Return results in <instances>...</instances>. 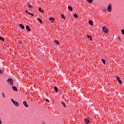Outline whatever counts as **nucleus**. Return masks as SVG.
I'll list each match as a JSON object with an SVG mask.
<instances>
[{
	"instance_id": "f257e3e1",
	"label": "nucleus",
	"mask_w": 124,
	"mask_h": 124,
	"mask_svg": "<svg viewBox=\"0 0 124 124\" xmlns=\"http://www.w3.org/2000/svg\"><path fill=\"white\" fill-rule=\"evenodd\" d=\"M7 82L8 83L9 85H10V86H13V85H14L13 79H12V78L8 79Z\"/></svg>"
},
{
	"instance_id": "f03ea898",
	"label": "nucleus",
	"mask_w": 124,
	"mask_h": 124,
	"mask_svg": "<svg viewBox=\"0 0 124 124\" xmlns=\"http://www.w3.org/2000/svg\"><path fill=\"white\" fill-rule=\"evenodd\" d=\"M107 11L108 12H111L112 11V4H109L108 8H107Z\"/></svg>"
},
{
	"instance_id": "7ed1b4c3",
	"label": "nucleus",
	"mask_w": 124,
	"mask_h": 124,
	"mask_svg": "<svg viewBox=\"0 0 124 124\" xmlns=\"http://www.w3.org/2000/svg\"><path fill=\"white\" fill-rule=\"evenodd\" d=\"M84 122L86 124H88L91 123V118H86L84 119Z\"/></svg>"
},
{
	"instance_id": "20e7f679",
	"label": "nucleus",
	"mask_w": 124,
	"mask_h": 124,
	"mask_svg": "<svg viewBox=\"0 0 124 124\" xmlns=\"http://www.w3.org/2000/svg\"><path fill=\"white\" fill-rule=\"evenodd\" d=\"M103 31H104V32H105V33H108L109 30H108V29H107V28H106L105 27H103Z\"/></svg>"
},
{
	"instance_id": "39448f33",
	"label": "nucleus",
	"mask_w": 124,
	"mask_h": 124,
	"mask_svg": "<svg viewBox=\"0 0 124 124\" xmlns=\"http://www.w3.org/2000/svg\"><path fill=\"white\" fill-rule=\"evenodd\" d=\"M116 79L118 82H119L120 84H123V82H122V80H121V78L120 77L116 76Z\"/></svg>"
},
{
	"instance_id": "423d86ee",
	"label": "nucleus",
	"mask_w": 124,
	"mask_h": 124,
	"mask_svg": "<svg viewBox=\"0 0 124 124\" xmlns=\"http://www.w3.org/2000/svg\"><path fill=\"white\" fill-rule=\"evenodd\" d=\"M13 104L17 107L19 106V103L16 101H15Z\"/></svg>"
},
{
	"instance_id": "0eeeda50",
	"label": "nucleus",
	"mask_w": 124,
	"mask_h": 124,
	"mask_svg": "<svg viewBox=\"0 0 124 124\" xmlns=\"http://www.w3.org/2000/svg\"><path fill=\"white\" fill-rule=\"evenodd\" d=\"M23 105L25 107H26V108H28V107H29V105H28V104H27V102L26 101L23 102Z\"/></svg>"
},
{
	"instance_id": "6e6552de",
	"label": "nucleus",
	"mask_w": 124,
	"mask_h": 124,
	"mask_svg": "<svg viewBox=\"0 0 124 124\" xmlns=\"http://www.w3.org/2000/svg\"><path fill=\"white\" fill-rule=\"evenodd\" d=\"M12 89L15 92H17L18 90H17V87L16 86H13Z\"/></svg>"
},
{
	"instance_id": "1a4fd4ad",
	"label": "nucleus",
	"mask_w": 124,
	"mask_h": 124,
	"mask_svg": "<svg viewBox=\"0 0 124 124\" xmlns=\"http://www.w3.org/2000/svg\"><path fill=\"white\" fill-rule=\"evenodd\" d=\"M19 27H20L21 29H22V30H24V29H25V26L22 24H19Z\"/></svg>"
},
{
	"instance_id": "9d476101",
	"label": "nucleus",
	"mask_w": 124,
	"mask_h": 124,
	"mask_svg": "<svg viewBox=\"0 0 124 124\" xmlns=\"http://www.w3.org/2000/svg\"><path fill=\"white\" fill-rule=\"evenodd\" d=\"M68 9H69L70 11H72L73 10L72 7H71L70 6H68Z\"/></svg>"
},
{
	"instance_id": "9b49d317",
	"label": "nucleus",
	"mask_w": 124,
	"mask_h": 124,
	"mask_svg": "<svg viewBox=\"0 0 124 124\" xmlns=\"http://www.w3.org/2000/svg\"><path fill=\"white\" fill-rule=\"evenodd\" d=\"M26 30H27L28 31H30L31 29H30V26H26Z\"/></svg>"
},
{
	"instance_id": "f8f14e48",
	"label": "nucleus",
	"mask_w": 124,
	"mask_h": 124,
	"mask_svg": "<svg viewBox=\"0 0 124 124\" xmlns=\"http://www.w3.org/2000/svg\"><path fill=\"white\" fill-rule=\"evenodd\" d=\"M89 24H90V25H91V26H93V21H92V20L89 21Z\"/></svg>"
},
{
	"instance_id": "ddd939ff",
	"label": "nucleus",
	"mask_w": 124,
	"mask_h": 124,
	"mask_svg": "<svg viewBox=\"0 0 124 124\" xmlns=\"http://www.w3.org/2000/svg\"><path fill=\"white\" fill-rule=\"evenodd\" d=\"M62 105H63V107H64L65 108H66V105H65V103H64V102H62Z\"/></svg>"
},
{
	"instance_id": "4468645a",
	"label": "nucleus",
	"mask_w": 124,
	"mask_h": 124,
	"mask_svg": "<svg viewBox=\"0 0 124 124\" xmlns=\"http://www.w3.org/2000/svg\"><path fill=\"white\" fill-rule=\"evenodd\" d=\"M28 5L29 8H32V7H33V6H32V5H31L30 3L28 4Z\"/></svg>"
},
{
	"instance_id": "2eb2a0df",
	"label": "nucleus",
	"mask_w": 124,
	"mask_h": 124,
	"mask_svg": "<svg viewBox=\"0 0 124 124\" xmlns=\"http://www.w3.org/2000/svg\"><path fill=\"white\" fill-rule=\"evenodd\" d=\"M87 2H89V3H90V4H92V2H93V0H87Z\"/></svg>"
},
{
	"instance_id": "dca6fc26",
	"label": "nucleus",
	"mask_w": 124,
	"mask_h": 124,
	"mask_svg": "<svg viewBox=\"0 0 124 124\" xmlns=\"http://www.w3.org/2000/svg\"><path fill=\"white\" fill-rule=\"evenodd\" d=\"M54 42L55 43H56V44H58V45H59L60 44V43H59V41H57V40H54Z\"/></svg>"
},
{
	"instance_id": "f3484780",
	"label": "nucleus",
	"mask_w": 124,
	"mask_h": 124,
	"mask_svg": "<svg viewBox=\"0 0 124 124\" xmlns=\"http://www.w3.org/2000/svg\"><path fill=\"white\" fill-rule=\"evenodd\" d=\"M54 90L56 93H58L59 90H58V88H57V87H54Z\"/></svg>"
},
{
	"instance_id": "a211bd4d",
	"label": "nucleus",
	"mask_w": 124,
	"mask_h": 124,
	"mask_svg": "<svg viewBox=\"0 0 124 124\" xmlns=\"http://www.w3.org/2000/svg\"><path fill=\"white\" fill-rule=\"evenodd\" d=\"M49 20H50V21H52V22H54V21H55V18H54L53 17L50 18Z\"/></svg>"
},
{
	"instance_id": "6ab92c4d",
	"label": "nucleus",
	"mask_w": 124,
	"mask_h": 124,
	"mask_svg": "<svg viewBox=\"0 0 124 124\" xmlns=\"http://www.w3.org/2000/svg\"><path fill=\"white\" fill-rule=\"evenodd\" d=\"M39 11H40V12H44V11H43V10H42L41 8H39Z\"/></svg>"
},
{
	"instance_id": "aec40b11",
	"label": "nucleus",
	"mask_w": 124,
	"mask_h": 124,
	"mask_svg": "<svg viewBox=\"0 0 124 124\" xmlns=\"http://www.w3.org/2000/svg\"><path fill=\"white\" fill-rule=\"evenodd\" d=\"M87 37H88V38H90V40H93V38H92V36H90V35H87Z\"/></svg>"
},
{
	"instance_id": "412c9836",
	"label": "nucleus",
	"mask_w": 124,
	"mask_h": 124,
	"mask_svg": "<svg viewBox=\"0 0 124 124\" xmlns=\"http://www.w3.org/2000/svg\"><path fill=\"white\" fill-rule=\"evenodd\" d=\"M74 16L75 18H78V15H77V14H74Z\"/></svg>"
},
{
	"instance_id": "4be33fe9",
	"label": "nucleus",
	"mask_w": 124,
	"mask_h": 124,
	"mask_svg": "<svg viewBox=\"0 0 124 124\" xmlns=\"http://www.w3.org/2000/svg\"><path fill=\"white\" fill-rule=\"evenodd\" d=\"M62 18H64V20H65V17H64V16L63 14L61 15Z\"/></svg>"
},
{
	"instance_id": "5701e85b",
	"label": "nucleus",
	"mask_w": 124,
	"mask_h": 124,
	"mask_svg": "<svg viewBox=\"0 0 124 124\" xmlns=\"http://www.w3.org/2000/svg\"><path fill=\"white\" fill-rule=\"evenodd\" d=\"M38 20L40 21L41 24H42V20L40 18H38Z\"/></svg>"
},
{
	"instance_id": "b1692460",
	"label": "nucleus",
	"mask_w": 124,
	"mask_h": 124,
	"mask_svg": "<svg viewBox=\"0 0 124 124\" xmlns=\"http://www.w3.org/2000/svg\"><path fill=\"white\" fill-rule=\"evenodd\" d=\"M0 40H2L3 41H4V39L2 37L0 36Z\"/></svg>"
},
{
	"instance_id": "393cba45",
	"label": "nucleus",
	"mask_w": 124,
	"mask_h": 124,
	"mask_svg": "<svg viewBox=\"0 0 124 124\" xmlns=\"http://www.w3.org/2000/svg\"><path fill=\"white\" fill-rule=\"evenodd\" d=\"M0 74H3V70L0 69Z\"/></svg>"
},
{
	"instance_id": "a878e982",
	"label": "nucleus",
	"mask_w": 124,
	"mask_h": 124,
	"mask_svg": "<svg viewBox=\"0 0 124 124\" xmlns=\"http://www.w3.org/2000/svg\"><path fill=\"white\" fill-rule=\"evenodd\" d=\"M2 96L3 98H4V97H5V95L4 94V93H2Z\"/></svg>"
},
{
	"instance_id": "bb28decb",
	"label": "nucleus",
	"mask_w": 124,
	"mask_h": 124,
	"mask_svg": "<svg viewBox=\"0 0 124 124\" xmlns=\"http://www.w3.org/2000/svg\"><path fill=\"white\" fill-rule=\"evenodd\" d=\"M102 62L104 63V64H105L106 63H105V60H103V59H102L101 60Z\"/></svg>"
},
{
	"instance_id": "cd10ccee",
	"label": "nucleus",
	"mask_w": 124,
	"mask_h": 124,
	"mask_svg": "<svg viewBox=\"0 0 124 124\" xmlns=\"http://www.w3.org/2000/svg\"><path fill=\"white\" fill-rule=\"evenodd\" d=\"M121 32H122V34H124V29L122 30Z\"/></svg>"
},
{
	"instance_id": "c85d7f7f",
	"label": "nucleus",
	"mask_w": 124,
	"mask_h": 124,
	"mask_svg": "<svg viewBox=\"0 0 124 124\" xmlns=\"http://www.w3.org/2000/svg\"><path fill=\"white\" fill-rule=\"evenodd\" d=\"M28 14H29V15H31V16H33V14H31V13H28Z\"/></svg>"
},
{
	"instance_id": "c756f323",
	"label": "nucleus",
	"mask_w": 124,
	"mask_h": 124,
	"mask_svg": "<svg viewBox=\"0 0 124 124\" xmlns=\"http://www.w3.org/2000/svg\"><path fill=\"white\" fill-rule=\"evenodd\" d=\"M11 101L14 103L15 101L13 99H11Z\"/></svg>"
},
{
	"instance_id": "7c9ffc66",
	"label": "nucleus",
	"mask_w": 124,
	"mask_h": 124,
	"mask_svg": "<svg viewBox=\"0 0 124 124\" xmlns=\"http://www.w3.org/2000/svg\"><path fill=\"white\" fill-rule=\"evenodd\" d=\"M46 102H49L50 101H49V100H48V99H46Z\"/></svg>"
},
{
	"instance_id": "2f4dec72",
	"label": "nucleus",
	"mask_w": 124,
	"mask_h": 124,
	"mask_svg": "<svg viewBox=\"0 0 124 124\" xmlns=\"http://www.w3.org/2000/svg\"><path fill=\"white\" fill-rule=\"evenodd\" d=\"M118 39L119 41H121V37H118Z\"/></svg>"
},
{
	"instance_id": "473e14b6",
	"label": "nucleus",
	"mask_w": 124,
	"mask_h": 124,
	"mask_svg": "<svg viewBox=\"0 0 124 124\" xmlns=\"http://www.w3.org/2000/svg\"><path fill=\"white\" fill-rule=\"evenodd\" d=\"M25 12H26V13H28V14H29V13H29V11H28L27 10L25 11Z\"/></svg>"
},
{
	"instance_id": "72a5a7b5",
	"label": "nucleus",
	"mask_w": 124,
	"mask_h": 124,
	"mask_svg": "<svg viewBox=\"0 0 124 124\" xmlns=\"http://www.w3.org/2000/svg\"><path fill=\"white\" fill-rule=\"evenodd\" d=\"M0 124H2V122H1V120H0Z\"/></svg>"
}]
</instances>
